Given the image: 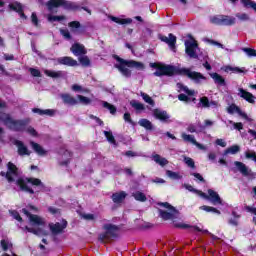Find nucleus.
<instances>
[{
  "label": "nucleus",
  "mask_w": 256,
  "mask_h": 256,
  "mask_svg": "<svg viewBox=\"0 0 256 256\" xmlns=\"http://www.w3.org/2000/svg\"><path fill=\"white\" fill-rule=\"evenodd\" d=\"M114 59H116V61L119 63L115 64V68L118 69V71H120V73L127 78L131 77L130 69H138L139 71H143L145 69V64H143V62L125 60L119 56H114ZM127 67H130V69Z\"/></svg>",
  "instance_id": "nucleus-1"
},
{
  "label": "nucleus",
  "mask_w": 256,
  "mask_h": 256,
  "mask_svg": "<svg viewBox=\"0 0 256 256\" xmlns=\"http://www.w3.org/2000/svg\"><path fill=\"white\" fill-rule=\"evenodd\" d=\"M27 183H31V185L45 189V185L38 178H19L16 181V185H19L21 191H26L27 193L33 195L35 191L29 188V186H27Z\"/></svg>",
  "instance_id": "nucleus-2"
},
{
  "label": "nucleus",
  "mask_w": 256,
  "mask_h": 256,
  "mask_svg": "<svg viewBox=\"0 0 256 256\" xmlns=\"http://www.w3.org/2000/svg\"><path fill=\"white\" fill-rule=\"evenodd\" d=\"M46 7L50 13H53V9L57 7H64V9H67L68 11H75L79 9V6L67 0H50L46 3Z\"/></svg>",
  "instance_id": "nucleus-3"
},
{
  "label": "nucleus",
  "mask_w": 256,
  "mask_h": 256,
  "mask_svg": "<svg viewBox=\"0 0 256 256\" xmlns=\"http://www.w3.org/2000/svg\"><path fill=\"white\" fill-rule=\"evenodd\" d=\"M159 205L168 209V211L159 210L160 217H162L164 221H169V219H177V217H179V210L175 209V207L171 206L169 203H159Z\"/></svg>",
  "instance_id": "nucleus-4"
},
{
  "label": "nucleus",
  "mask_w": 256,
  "mask_h": 256,
  "mask_svg": "<svg viewBox=\"0 0 256 256\" xmlns=\"http://www.w3.org/2000/svg\"><path fill=\"white\" fill-rule=\"evenodd\" d=\"M199 44L195 39L185 41V53L190 59H199Z\"/></svg>",
  "instance_id": "nucleus-5"
},
{
  "label": "nucleus",
  "mask_w": 256,
  "mask_h": 256,
  "mask_svg": "<svg viewBox=\"0 0 256 256\" xmlns=\"http://www.w3.org/2000/svg\"><path fill=\"white\" fill-rule=\"evenodd\" d=\"M4 121L5 125L10 127V129H13L14 131H21L27 125V121L25 120H13L12 118L9 117V115L4 114V117L2 118Z\"/></svg>",
  "instance_id": "nucleus-6"
},
{
  "label": "nucleus",
  "mask_w": 256,
  "mask_h": 256,
  "mask_svg": "<svg viewBox=\"0 0 256 256\" xmlns=\"http://www.w3.org/2000/svg\"><path fill=\"white\" fill-rule=\"evenodd\" d=\"M103 229L105 230V233L99 235V241L102 243L105 241V239H111V237H117V232L119 231V227L113 224H105L103 226Z\"/></svg>",
  "instance_id": "nucleus-7"
},
{
  "label": "nucleus",
  "mask_w": 256,
  "mask_h": 256,
  "mask_svg": "<svg viewBox=\"0 0 256 256\" xmlns=\"http://www.w3.org/2000/svg\"><path fill=\"white\" fill-rule=\"evenodd\" d=\"M180 75H185L188 79H192V81L196 83H201V81L205 80V76L199 72L192 71L189 68H181L179 70Z\"/></svg>",
  "instance_id": "nucleus-8"
},
{
  "label": "nucleus",
  "mask_w": 256,
  "mask_h": 256,
  "mask_svg": "<svg viewBox=\"0 0 256 256\" xmlns=\"http://www.w3.org/2000/svg\"><path fill=\"white\" fill-rule=\"evenodd\" d=\"M234 165L244 177H248V179H256V173L251 171V169H249L243 162L235 161Z\"/></svg>",
  "instance_id": "nucleus-9"
},
{
  "label": "nucleus",
  "mask_w": 256,
  "mask_h": 256,
  "mask_svg": "<svg viewBox=\"0 0 256 256\" xmlns=\"http://www.w3.org/2000/svg\"><path fill=\"white\" fill-rule=\"evenodd\" d=\"M22 213H24V215L29 218L31 225H36L37 227H43V225H45V220L41 218V216L31 214L25 208L22 209Z\"/></svg>",
  "instance_id": "nucleus-10"
},
{
  "label": "nucleus",
  "mask_w": 256,
  "mask_h": 256,
  "mask_svg": "<svg viewBox=\"0 0 256 256\" xmlns=\"http://www.w3.org/2000/svg\"><path fill=\"white\" fill-rule=\"evenodd\" d=\"M175 73V68L173 66H165L160 65L157 70L154 72L155 77H163V75H166L168 77L173 76Z\"/></svg>",
  "instance_id": "nucleus-11"
},
{
  "label": "nucleus",
  "mask_w": 256,
  "mask_h": 256,
  "mask_svg": "<svg viewBox=\"0 0 256 256\" xmlns=\"http://www.w3.org/2000/svg\"><path fill=\"white\" fill-rule=\"evenodd\" d=\"M7 167H8V171L6 172V179L8 183H13V181H15V178L13 177H18L19 171L17 169V166H15V164H13L12 162H9L7 164Z\"/></svg>",
  "instance_id": "nucleus-12"
},
{
  "label": "nucleus",
  "mask_w": 256,
  "mask_h": 256,
  "mask_svg": "<svg viewBox=\"0 0 256 256\" xmlns=\"http://www.w3.org/2000/svg\"><path fill=\"white\" fill-rule=\"evenodd\" d=\"M50 231L52 235H59L63 233L64 229H67V221L62 220L61 222H57L55 224H49Z\"/></svg>",
  "instance_id": "nucleus-13"
},
{
  "label": "nucleus",
  "mask_w": 256,
  "mask_h": 256,
  "mask_svg": "<svg viewBox=\"0 0 256 256\" xmlns=\"http://www.w3.org/2000/svg\"><path fill=\"white\" fill-rule=\"evenodd\" d=\"M152 115L153 117H155V119H158L162 123H168L170 119V116L167 113V111L158 108L152 110Z\"/></svg>",
  "instance_id": "nucleus-14"
},
{
  "label": "nucleus",
  "mask_w": 256,
  "mask_h": 256,
  "mask_svg": "<svg viewBox=\"0 0 256 256\" xmlns=\"http://www.w3.org/2000/svg\"><path fill=\"white\" fill-rule=\"evenodd\" d=\"M227 111L230 115H233V113H238V115H240V117H242L243 119H246V121H253V119L249 118V116H247L245 112L241 111V108H239L235 104L230 105L227 108Z\"/></svg>",
  "instance_id": "nucleus-15"
},
{
  "label": "nucleus",
  "mask_w": 256,
  "mask_h": 256,
  "mask_svg": "<svg viewBox=\"0 0 256 256\" xmlns=\"http://www.w3.org/2000/svg\"><path fill=\"white\" fill-rule=\"evenodd\" d=\"M160 40H162L164 43H167V45H169L170 49H172V51H176L175 48V44L177 43V37L173 34H169L168 37L167 36H160L159 37Z\"/></svg>",
  "instance_id": "nucleus-16"
},
{
  "label": "nucleus",
  "mask_w": 256,
  "mask_h": 256,
  "mask_svg": "<svg viewBox=\"0 0 256 256\" xmlns=\"http://www.w3.org/2000/svg\"><path fill=\"white\" fill-rule=\"evenodd\" d=\"M14 145H16L18 149V155H20L21 157L25 155H31V151H29V148H27V146H25V144L22 141L15 140Z\"/></svg>",
  "instance_id": "nucleus-17"
},
{
  "label": "nucleus",
  "mask_w": 256,
  "mask_h": 256,
  "mask_svg": "<svg viewBox=\"0 0 256 256\" xmlns=\"http://www.w3.org/2000/svg\"><path fill=\"white\" fill-rule=\"evenodd\" d=\"M70 51L73 53V55H76L77 57L87 54V49H85V46L80 43H74L70 48Z\"/></svg>",
  "instance_id": "nucleus-18"
},
{
  "label": "nucleus",
  "mask_w": 256,
  "mask_h": 256,
  "mask_svg": "<svg viewBox=\"0 0 256 256\" xmlns=\"http://www.w3.org/2000/svg\"><path fill=\"white\" fill-rule=\"evenodd\" d=\"M208 197H209L208 201H211L213 205H223V201L221 200V197L214 190L212 189L208 190Z\"/></svg>",
  "instance_id": "nucleus-19"
},
{
  "label": "nucleus",
  "mask_w": 256,
  "mask_h": 256,
  "mask_svg": "<svg viewBox=\"0 0 256 256\" xmlns=\"http://www.w3.org/2000/svg\"><path fill=\"white\" fill-rule=\"evenodd\" d=\"M57 62L60 65H67L68 67H77V65H79L77 60H74L73 58L68 56L58 58Z\"/></svg>",
  "instance_id": "nucleus-20"
},
{
  "label": "nucleus",
  "mask_w": 256,
  "mask_h": 256,
  "mask_svg": "<svg viewBox=\"0 0 256 256\" xmlns=\"http://www.w3.org/2000/svg\"><path fill=\"white\" fill-rule=\"evenodd\" d=\"M8 7L9 9H11V11H16V13H19L22 19H27V16L25 15V13H23V5H21V3L14 2L9 4Z\"/></svg>",
  "instance_id": "nucleus-21"
},
{
  "label": "nucleus",
  "mask_w": 256,
  "mask_h": 256,
  "mask_svg": "<svg viewBox=\"0 0 256 256\" xmlns=\"http://www.w3.org/2000/svg\"><path fill=\"white\" fill-rule=\"evenodd\" d=\"M238 91L239 97L245 99V101H248V103H255V96H253V94L245 91L243 88H239Z\"/></svg>",
  "instance_id": "nucleus-22"
},
{
  "label": "nucleus",
  "mask_w": 256,
  "mask_h": 256,
  "mask_svg": "<svg viewBox=\"0 0 256 256\" xmlns=\"http://www.w3.org/2000/svg\"><path fill=\"white\" fill-rule=\"evenodd\" d=\"M23 231H28V233H33V235H37L38 237H40V235H44L45 237H47V235H49V232L41 229V228H31V227H24L22 228Z\"/></svg>",
  "instance_id": "nucleus-23"
},
{
  "label": "nucleus",
  "mask_w": 256,
  "mask_h": 256,
  "mask_svg": "<svg viewBox=\"0 0 256 256\" xmlns=\"http://www.w3.org/2000/svg\"><path fill=\"white\" fill-rule=\"evenodd\" d=\"M125 197H127V193L125 191L116 192L112 194L113 203H123L125 201Z\"/></svg>",
  "instance_id": "nucleus-24"
},
{
  "label": "nucleus",
  "mask_w": 256,
  "mask_h": 256,
  "mask_svg": "<svg viewBox=\"0 0 256 256\" xmlns=\"http://www.w3.org/2000/svg\"><path fill=\"white\" fill-rule=\"evenodd\" d=\"M61 99L66 105H77L79 100L75 99L70 94H61Z\"/></svg>",
  "instance_id": "nucleus-25"
},
{
  "label": "nucleus",
  "mask_w": 256,
  "mask_h": 256,
  "mask_svg": "<svg viewBox=\"0 0 256 256\" xmlns=\"http://www.w3.org/2000/svg\"><path fill=\"white\" fill-rule=\"evenodd\" d=\"M109 19L114 23H118V25H131V23H133V19L131 18L121 19L115 16H110Z\"/></svg>",
  "instance_id": "nucleus-26"
},
{
  "label": "nucleus",
  "mask_w": 256,
  "mask_h": 256,
  "mask_svg": "<svg viewBox=\"0 0 256 256\" xmlns=\"http://www.w3.org/2000/svg\"><path fill=\"white\" fill-rule=\"evenodd\" d=\"M210 77L213 78L214 83L217 85H221L222 87H225L227 85V82H225V78L223 76L219 75L218 73H210Z\"/></svg>",
  "instance_id": "nucleus-27"
},
{
  "label": "nucleus",
  "mask_w": 256,
  "mask_h": 256,
  "mask_svg": "<svg viewBox=\"0 0 256 256\" xmlns=\"http://www.w3.org/2000/svg\"><path fill=\"white\" fill-rule=\"evenodd\" d=\"M32 113H38V115H47L48 117H53V115H55V110L53 109L41 110L39 108H33Z\"/></svg>",
  "instance_id": "nucleus-28"
},
{
  "label": "nucleus",
  "mask_w": 256,
  "mask_h": 256,
  "mask_svg": "<svg viewBox=\"0 0 256 256\" xmlns=\"http://www.w3.org/2000/svg\"><path fill=\"white\" fill-rule=\"evenodd\" d=\"M138 124L140 125V127L146 129V131H153L154 129L153 123L148 119H140Z\"/></svg>",
  "instance_id": "nucleus-29"
},
{
  "label": "nucleus",
  "mask_w": 256,
  "mask_h": 256,
  "mask_svg": "<svg viewBox=\"0 0 256 256\" xmlns=\"http://www.w3.org/2000/svg\"><path fill=\"white\" fill-rule=\"evenodd\" d=\"M152 159L155 161V163L160 165V167H165V165H169V160L161 157V155H159V154L153 155Z\"/></svg>",
  "instance_id": "nucleus-30"
},
{
  "label": "nucleus",
  "mask_w": 256,
  "mask_h": 256,
  "mask_svg": "<svg viewBox=\"0 0 256 256\" xmlns=\"http://www.w3.org/2000/svg\"><path fill=\"white\" fill-rule=\"evenodd\" d=\"M30 145L32 149L35 151V153H37L38 155H41V156L47 155V151H45V149H43L41 145L33 141L30 142Z\"/></svg>",
  "instance_id": "nucleus-31"
},
{
  "label": "nucleus",
  "mask_w": 256,
  "mask_h": 256,
  "mask_svg": "<svg viewBox=\"0 0 256 256\" xmlns=\"http://www.w3.org/2000/svg\"><path fill=\"white\" fill-rule=\"evenodd\" d=\"M132 197H134L136 201H140V203H145V201H147V196L141 191L132 193Z\"/></svg>",
  "instance_id": "nucleus-32"
},
{
  "label": "nucleus",
  "mask_w": 256,
  "mask_h": 256,
  "mask_svg": "<svg viewBox=\"0 0 256 256\" xmlns=\"http://www.w3.org/2000/svg\"><path fill=\"white\" fill-rule=\"evenodd\" d=\"M45 75L48 77H52V79H61L63 77V72L62 71H51V70H45L44 71Z\"/></svg>",
  "instance_id": "nucleus-33"
},
{
  "label": "nucleus",
  "mask_w": 256,
  "mask_h": 256,
  "mask_svg": "<svg viewBox=\"0 0 256 256\" xmlns=\"http://www.w3.org/2000/svg\"><path fill=\"white\" fill-rule=\"evenodd\" d=\"M240 151L241 147L239 145H233L224 151V155H229V153H231V155H237Z\"/></svg>",
  "instance_id": "nucleus-34"
},
{
  "label": "nucleus",
  "mask_w": 256,
  "mask_h": 256,
  "mask_svg": "<svg viewBox=\"0 0 256 256\" xmlns=\"http://www.w3.org/2000/svg\"><path fill=\"white\" fill-rule=\"evenodd\" d=\"M130 105L133 107V109H136V111H145V105H143L141 102L132 100L130 101Z\"/></svg>",
  "instance_id": "nucleus-35"
},
{
  "label": "nucleus",
  "mask_w": 256,
  "mask_h": 256,
  "mask_svg": "<svg viewBox=\"0 0 256 256\" xmlns=\"http://www.w3.org/2000/svg\"><path fill=\"white\" fill-rule=\"evenodd\" d=\"M222 25H235V18L231 16L222 15Z\"/></svg>",
  "instance_id": "nucleus-36"
},
{
  "label": "nucleus",
  "mask_w": 256,
  "mask_h": 256,
  "mask_svg": "<svg viewBox=\"0 0 256 256\" xmlns=\"http://www.w3.org/2000/svg\"><path fill=\"white\" fill-rule=\"evenodd\" d=\"M68 27H70L72 33H78L77 29H81V22L72 21V22L68 23Z\"/></svg>",
  "instance_id": "nucleus-37"
},
{
  "label": "nucleus",
  "mask_w": 256,
  "mask_h": 256,
  "mask_svg": "<svg viewBox=\"0 0 256 256\" xmlns=\"http://www.w3.org/2000/svg\"><path fill=\"white\" fill-rule=\"evenodd\" d=\"M140 95L142 99L145 101V103H148V105H151V107H155V101L153 100V98L145 94V92H141Z\"/></svg>",
  "instance_id": "nucleus-38"
},
{
  "label": "nucleus",
  "mask_w": 256,
  "mask_h": 256,
  "mask_svg": "<svg viewBox=\"0 0 256 256\" xmlns=\"http://www.w3.org/2000/svg\"><path fill=\"white\" fill-rule=\"evenodd\" d=\"M102 105L105 109H108L110 111L111 115H115L117 113V108L113 106V104H109V102H102Z\"/></svg>",
  "instance_id": "nucleus-39"
},
{
  "label": "nucleus",
  "mask_w": 256,
  "mask_h": 256,
  "mask_svg": "<svg viewBox=\"0 0 256 256\" xmlns=\"http://www.w3.org/2000/svg\"><path fill=\"white\" fill-rule=\"evenodd\" d=\"M104 135L107 139V141H109V143H111L112 145H116L117 141L115 140V137L113 136V132L111 131H104Z\"/></svg>",
  "instance_id": "nucleus-40"
},
{
  "label": "nucleus",
  "mask_w": 256,
  "mask_h": 256,
  "mask_svg": "<svg viewBox=\"0 0 256 256\" xmlns=\"http://www.w3.org/2000/svg\"><path fill=\"white\" fill-rule=\"evenodd\" d=\"M166 175L170 179H175V180L183 179V176H181L178 172H173L171 170H167Z\"/></svg>",
  "instance_id": "nucleus-41"
},
{
  "label": "nucleus",
  "mask_w": 256,
  "mask_h": 256,
  "mask_svg": "<svg viewBox=\"0 0 256 256\" xmlns=\"http://www.w3.org/2000/svg\"><path fill=\"white\" fill-rule=\"evenodd\" d=\"M210 23H213L214 25H222V23H223V15H218V16L210 17Z\"/></svg>",
  "instance_id": "nucleus-42"
},
{
  "label": "nucleus",
  "mask_w": 256,
  "mask_h": 256,
  "mask_svg": "<svg viewBox=\"0 0 256 256\" xmlns=\"http://www.w3.org/2000/svg\"><path fill=\"white\" fill-rule=\"evenodd\" d=\"M0 245L3 251H7L8 249H11V247H13V244L7 239L1 240Z\"/></svg>",
  "instance_id": "nucleus-43"
},
{
  "label": "nucleus",
  "mask_w": 256,
  "mask_h": 256,
  "mask_svg": "<svg viewBox=\"0 0 256 256\" xmlns=\"http://www.w3.org/2000/svg\"><path fill=\"white\" fill-rule=\"evenodd\" d=\"M79 61L83 67H90L91 66V60L88 56H81L79 57Z\"/></svg>",
  "instance_id": "nucleus-44"
},
{
  "label": "nucleus",
  "mask_w": 256,
  "mask_h": 256,
  "mask_svg": "<svg viewBox=\"0 0 256 256\" xmlns=\"http://www.w3.org/2000/svg\"><path fill=\"white\" fill-rule=\"evenodd\" d=\"M198 107H203V108H209V98L206 96L200 98V102L198 103Z\"/></svg>",
  "instance_id": "nucleus-45"
},
{
  "label": "nucleus",
  "mask_w": 256,
  "mask_h": 256,
  "mask_svg": "<svg viewBox=\"0 0 256 256\" xmlns=\"http://www.w3.org/2000/svg\"><path fill=\"white\" fill-rule=\"evenodd\" d=\"M182 139L184 141H186L187 143H192V145H195V143L197 141V140H195V137H193V135H189V134H185V133L182 134Z\"/></svg>",
  "instance_id": "nucleus-46"
},
{
  "label": "nucleus",
  "mask_w": 256,
  "mask_h": 256,
  "mask_svg": "<svg viewBox=\"0 0 256 256\" xmlns=\"http://www.w3.org/2000/svg\"><path fill=\"white\" fill-rule=\"evenodd\" d=\"M47 19L50 23H53L55 21H65L66 17L65 16H53V15L49 14L47 16Z\"/></svg>",
  "instance_id": "nucleus-47"
},
{
  "label": "nucleus",
  "mask_w": 256,
  "mask_h": 256,
  "mask_svg": "<svg viewBox=\"0 0 256 256\" xmlns=\"http://www.w3.org/2000/svg\"><path fill=\"white\" fill-rule=\"evenodd\" d=\"M184 159V163L190 167L191 169H195V161H193L192 158L187 157V156H183Z\"/></svg>",
  "instance_id": "nucleus-48"
},
{
  "label": "nucleus",
  "mask_w": 256,
  "mask_h": 256,
  "mask_svg": "<svg viewBox=\"0 0 256 256\" xmlns=\"http://www.w3.org/2000/svg\"><path fill=\"white\" fill-rule=\"evenodd\" d=\"M71 157V152L64 151V154L62 155V159H64L63 162H60V165H68L69 164V158Z\"/></svg>",
  "instance_id": "nucleus-49"
},
{
  "label": "nucleus",
  "mask_w": 256,
  "mask_h": 256,
  "mask_svg": "<svg viewBox=\"0 0 256 256\" xmlns=\"http://www.w3.org/2000/svg\"><path fill=\"white\" fill-rule=\"evenodd\" d=\"M201 209L203 211H207L208 213L212 211V213H217L218 215H221V211H219L216 208H213L211 206H202Z\"/></svg>",
  "instance_id": "nucleus-50"
},
{
  "label": "nucleus",
  "mask_w": 256,
  "mask_h": 256,
  "mask_svg": "<svg viewBox=\"0 0 256 256\" xmlns=\"http://www.w3.org/2000/svg\"><path fill=\"white\" fill-rule=\"evenodd\" d=\"M242 51H244L245 54L248 55V57H256V50L251 48H243Z\"/></svg>",
  "instance_id": "nucleus-51"
},
{
  "label": "nucleus",
  "mask_w": 256,
  "mask_h": 256,
  "mask_svg": "<svg viewBox=\"0 0 256 256\" xmlns=\"http://www.w3.org/2000/svg\"><path fill=\"white\" fill-rule=\"evenodd\" d=\"M77 99L82 103V105H89L91 103V99L83 96V95H77Z\"/></svg>",
  "instance_id": "nucleus-52"
},
{
  "label": "nucleus",
  "mask_w": 256,
  "mask_h": 256,
  "mask_svg": "<svg viewBox=\"0 0 256 256\" xmlns=\"http://www.w3.org/2000/svg\"><path fill=\"white\" fill-rule=\"evenodd\" d=\"M80 215L82 219H85V221H95V214L82 213Z\"/></svg>",
  "instance_id": "nucleus-53"
},
{
  "label": "nucleus",
  "mask_w": 256,
  "mask_h": 256,
  "mask_svg": "<svg viewBox=\"0 0 256 256\" xmlns=\"http://www.w3.org/2000/svg\"><path fill=\"white\" fill-rule=\"evenodd\" d=\"M10 215H12V217H14L16 219V221H23V218H21V215H19V212L15 211V210H10L9 211Z\"/></svg>",
  "instance_id": "nucleus-54"
},
{
  "label": "nucleus",
  "mask_w": 256,
  "mask_h": 256,
  "mask_svg": "<svg viewBox=\"0 0 256 256\" xmlns=\"http://www.w3.org/2000/svg\"><path fill=\"white\" fill-rule=\"evenodd\" d=\"M31 21L35 27H39V18H37V13L33 12L31 15Z\"/></svg>",
  "instance_id": "nucleus-55"
},
{
  "label": "nucleus",
  "mask_w": 256,
  "mask_h": 256,
  "mask_svg": "<svg viewBox=\"0 0 256 256\" xmlns=\"http://www.w3.org/2000/svg\"><path fill=\"white\" fill-rule=\"evenodd\" d=\"M245 157H246V159H252V161H255V163H256V153L255 152L246 151Z\"/></svg>",
  "instance_id": "nucleus-56"
},
{
  "label": "nucleus",
  "mask_w": 256,
  "mask_h": 256,
  "mask_svg": "<svg viewBox=\"0 0 256 256\" xmlns=\"http://www.w3.org/2000/svg\"><path fill=\"white\" fill-rule=\"evenodd\" d=\"M242 5H244V7L246 9H251L252 5H253V0H240Z\"/></svg>",
  "instance_id": "nucleus-57"
},
{
  "label": "nucleus",
  "mask_w": 256,
  "mask_h": 256,
  "mask_svg": "<svg viewBox=\"0 0 256 256\" xmlns=\"http://www.w3.org/2000/svg\"><path fill=\"white\" fill-rule=\"evenodd\" d=\"M60 33L65 39H71V32H69V30L60 29Z\"/></svg>",
  "instance_id": "nucleus-58"
},
{
  "label": "nucleus",
  "mask_w": 256,
  "mask_h": 256,
  "mask_svg": "<svg viewBox=\"0 0 256 256\" xmlns=\"http://www.w3.org/2000/svg\"><path fill=\"white\" fill-rule=\"evenodd\" d=\"M29 71L32 77H41V72L38 69L30 68Z\"/></svg>",
  "instance_id": "nucleus-59"
},
{
  "label": "nucleus",
  "mask_w": 256,
  "mask_h": 256,
  "mask_svg": "<svg viewBox=\"0 0 256 256\" xmlns=\"http://www.w3.org/2000/svg\"><path fill=\"white\" fill-rule=\"evenodd\" d=\"M236 17L240 19V21H249V15L248 14H236Z\"/></svg>",
  "instance_id": "nucleus-60"
},
{
  "label": "nucleus",
  "mask_w": 256,
  "mask_h": 256,
  "mask_svg": "<svg viewBox=\"0 0 256 256\" xmlns=\"http://www.w3.org/2000/svg\"><path fill=\"white\" fill-rule=\"evenodd\" d=\"M229 123L234 125V129H237L238 131H241V129H243V123L241 122L235 123L230 120Z\"/></svg>",
  "instance_id": "nucleus-61"
},
{
  "label": "nucleus",
  "mask_w": 256,
  "mask_h": 256,
  "mask_svg": "<svg viewBox=\"0 0 256 256\" xmlns=\"http://www.w3.org/2000/svg\"><path fill=\"white\" fill-rule=\"evenodd\" d=\"M227 71H233L234 73H243V69L239 67H227Z\"/></svg>",
  "instance_id": "nucleus-62"
},
{
  "label": "nucleus",
  "mask_w": 256,
  "mask_h": 256,
  "mask_svg": "<svg viewBox=\"0 0 256 256\" xmlns=\"http://www.w3.org/2000/svg\"><path fill=\"white\" fill-rule=\"evenodd\" d=\"M178 99L179 101H184L185 103H189L190 101V98H188V96L185 94H179Z\"/></svg>",
  "instance_id": "nucleus-63"
},
{
  "label": "nucleus",
  "mask_w": 256,
  "mask_h": 256,
  "mask_svg": "<svg viewBox=\"0 0 256 256\" xmlns=\"http://www.w3.org/2000/svg\"><path fill=\"white\" fill-rule=\"evenodd\" d=\"M27 133H29V134L32 135L33 137H37V131H36L35 128H33V127H28V128H27Z\"/></svg>",
  "instance_id": "nucleus-64"
}]
</instances>
